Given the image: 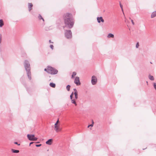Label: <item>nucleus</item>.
Returning <instances> with one entry per match:
<instances>
[{"label": "nucleus", "mask_w": 156, "mask_h": 156, "mask_svg": "<svg viewBox=\"0 0 156 156\" xmlns=\"http://www.w3.org/2000/svg\"><path fill=\"white\" fill-rule=\"evenodd\" d=\"M63 17L66 26L69 29L72 28L74 23V20L72 14L66 13L64 14Z\"/></svg>", "instance_id": "obj_1"}, {"label": "nucleus", "mask_w": 156, "mask_h": 156, "mask_svg": "<svg viewBox=\"0 0 156 156\" xmlns=\"http://www.w3.org/2000/svg\"><path fill=\"white\" fill-rule=\"evenodd\" d=\"M23 66L27 72V75L29 79L31 80V73L30 65L29 61L27 60H25L23 62Z\"/></svg>", "instance_id": "obj_2"}, {"label": "nucleus", "mask_w": 156, "mask_h": 156, "mask_svg": "<svg viewBox=\"0 0 156 156\" xmlns=\"http://www.w3.org/2000/svg\"><path fill=\"white\" fill-rule=\"evenodd\" d=\"M48 73L52 75L57 74L58 72L57 69L50 66H48Z\"/></svg>", "instance_id": "obj_3"}, {"label": "nucleus", "mask_w": 156, "mask_h": 156, "mask_svg": "<svg viewBox=\"0 0 156 156\" xmlns=\"http://www.w3.org/2000/svg\"><path fill=\"white\" fill-rule=\"evenodd\" d=\"M65 36L66 38L70 39L72 37V33L70 30H66L65 32Z\"/></svg>", "instance_id": "obj_4"}, {"label": "nucleus", "mask_w": 156, "mask_h": 156, "mask_svg": "<svg viewBox=\"0 0 156 156\" xmlns=\"http://www.w3.org/2000/svg\"><path fill=\"white\" fill-rule=\"evenodd\" d=\"M27 137L28 139L30 140L31 141H36L37 138L35 137V135L34 134H29L27 135Z\"/></svg>", "instance_id": "obj_5"}, {"label": "nucleus", "mask_w": 156, "mask_h": 156, "mask_svg": "<svg viewBox=\"0 0 156 156\" xmlns=\"http://www.w3.org/2000/svg\"><path fill=\"white\" fill-rule=\"evenodd\" d=\"M97 82V77L94 76H92L91 83L93 85L96 84Z\"/></svg>", "instance_id": "obj_6"}, {"label": "nucleus", "mask_w": 156, "mask_h": 156, "mask_svg": "<svg viewBox=\"0 0 156 156\" xmlns=\"http://www.w3.org/2000/svg\"><path fill=\"white\" fill-rule=\"evenodd\" d=\"M74 82L77 86L80 85V84L79 77L77 76L75 77Z\"/></svg>", "instance_id": "obj_7"}, {"label": "nucleus", "mask_w": 156, "mask_h": 156, "mask_svg": "<svg viewBox=\"0 0 156 156\" xmlns=\"http://www.w3.org/2000/svg\"><path fill=\"white\" fill-rule=\"evenodd\" d=\"M97 20L98 23H100L101 22L103 23L104 22V20L102 17H97Z\"/></svg>", "instance_id": "obj_8"}, {"label": "nucleus", "mask_w": 156, "mask_h": 156, "mask_svg": "<svg viewBox=\"0 0 156 156\" xmlns=\"http://www.w3.org/2000/svg\"><path fill=\"white\" fill-rule=\"evenodd\" d=\"M52 140H53L52 139H49L46 142V143L47 144H48L49 145H51V144L52 143Z\"/></svg>", "instance_id": "obj_9"}, {"label": "nucleus", "mask_w": 156, "mask_h": 156, "mask_svg": "<svg viewBox=\"0 0 156 156\" xmlns=\"http://www.w3.org/2000/svg\"><path fill=\"white\" fill-rule=\"evenodd\" d=\"M38 19L39 20H42L43 22H44V20L43 18L42 17L41 15L40 14H39L38 16Z\"/></svg>", "instance_id": "obj_10"}, {"label": "nucleus", "mask_w": 156, "mask_h": 156, "mask_svg": "<svg viewBox=\"0 0 156 156\" xmlns=\"http://www.w3.org/2000/svg\"><path fill=\"white\" fill-rule=\"evenodd\" d=\"M156 16V10L153 12L151 15V17L152 18H154Z\"/></svg>", "instance_id": "obj_11"}, {"label": "nucleus", "mask_w": 156, "mask_h": 156, "mask_svg": "<svg viewBox=\"0 0 156 156\" xmlns=\"http://www.w3.org/2000/svg\"><path fill=\"white\" fill-rule=\"evenodd\" d=\"M107 37L108 38H114V35L112 34L111 33H109L108 34V35L107 36Z\"/></svg>", "instance_id": "obj_12"}, {"label": "nucleus", "mask_w": 156, "mask_h": 156, "mask_svg": "<svg viewBox=\"0 0 156 156\" xmlns=\"http://www.w3.org/2000/svg\"><path fill=\"white\" fill-rule=\"evenodd\" d=\"M49 85L51 87L53 88H55V84L52 82L50 83Z\"/></svg>", "instance_id": "obj_13"}, {"label": "nucleus", "mask_w": 156, "mask_h": 156, "mask_svg": "<svg viewBox=\"0 0 156 156\" xmlns=\"http://www.w3.org/2000/svg\"><path fill=\"white\" fill-rule=\"evenodd\" d=\"M13 153H18L19 152V151L18 150H15L13 149H11Z\"/></svg>", "instance_id": "obj_14"}, {"label": "nucleus", "mask_w": 156, "mask_h": 156, "mask_svg": "<svg viewBox=\"0 0 156 156\" xmlns=\"http://www.w3.org/2000/svg\"><path fill=\"white\" fill-rule=\"evenodd\" d=\"M4 22L2 20H0V27H2L4 25Z\"/></svg>", "instance_id": "obj_15"}, {"label": "nucleus", "mask_w": 156, "mask_h": 156, "mask_svg": "<svg viewBox=\"0 0 156 156\" xmlns=\"http://www.w3.org/2000/svg\"><path fill=\"white\" fill-rule=\"evenodd\" d=\"M71 102L72 104H74L75 106L77 105V104H76V102L75 100V99H71Z\"/></svg>", "instance_id": "obj_16"}, {"label": "nucleus", "mask_w": 156, "mask_h": 156, "mask_svg": "<svg viewBox=\"0 0 156 156\" xmlns=\"http://www.w3.org/2000/svg\"><path fill=\"white\" fill-rule=\"evenodd\" d=\"M148 78L150 80H154V78L153 76L150 75H149Z\"/></svg>", "instance_id": "obj_17"}, {"label": "nucleus", "mask_w": 156, "mask_h": 156, "mask_svg": "<svg viewBox=\"0 0 156 156\" xmlns=\"http://www.w3.org/2000/svg\"><path fill=\"white\" fill-rule=\"evenodd\" d=\"M33 6V4L31 3H29L28 5L29 9L30 10H31L32 9Z\"/></svg>", "instance_id": "obj_18"}, {"label": "nucleus", "mask_w": 156, "mask_h": 156, "mask_svg": "<svg viewBox=\"0 0 156 156\" xmlns=\"http://www.w3.org/2000/svg\"><path fill=\"white\" fill-rule=\"evenodd\" d=\"M55 130L56 131L58 132L59 131H60V129H59V128L58 126H56V127H55Z\"/></svg>", "instance_id": "obj_19"}, {"label": "nucleus", "mask_w": 156, "mask_h": 156, "mask_svg": "<svg viewBox=\"0 0 156 156\" xmlns=\"http://www.w3.org/2000/svg\"><path fill=\"white\" fill-rule=\"evenodd\" d=\"M74 94L75 95V99H76L78 98V92H74Z\"/></svg>", "instance_id": "obj_20"}, {"label": "nucleus", "mask_w": 156, "mask_h": 156, "mask_svg": "<svg viewBox=\"0 0 156 156\" xmlns=\"http://www.w3.org/2000/svg\"><path fill=\"white\" fill-rule=\"evenodd\" d=\"M70 86L69 85H68L66 86V88L67 90L68 91H69L70 90Z\"/></svg>", "instance_id": "obj_21"}, {"label": "nucleus", "mask_w": 156, "mask_h": 156, "mask_svg": "<svg viewBox=\"0 0 156 156\" xmlns=\"http://www.w3.org/2000/svg\"><path fill=\"white\" fill-rule=\"evenodd\" d=\"M76 75V73L75 72H73L72 75V78H73Z\"/></svg>", "instance_id": "obj_22"}, {"label": "nucleus", "mask_w": 156, "mask_h": 156, "mask_svg": "<svg viewBox=\"0 0 156 156\" xmlns=\"http://www.w3.org/2000/svg\"><path fill=\"white\" fill-rule=\"evenodd\" d=\"M59 122V119H58V120H57L55 124V127H56V126H57V124Z\"/></svg>", "instance_id": "obj_23"}, {"label": "nucleus", "mask_w": 156, "mask_h": 156, "mask_svg": "<svg viewBox=\"0 0 156 156\" xmlns=\"http://www.w3.org/2000/svg\"><path fill=\"white\" fill-rule=\"evenodd\" d=\"M44 71L46 72H47L48 73V66L47 67V69H44Z\"/></svg>", "instance_id": "obj_24"}, {"label": "nucleus", "mask_w": 156, "mask_h": 156, "mask_svg": "<svg viewBox=\"0 0 156 156\" xmlns=\"http://www.w3.org/2000/svg\"><path fill=\"white\" fill-rule=\"evenodd\" d=\"M139 43L138 42H137L136 44V48H138L139 47Z\"/></svg>", "instance_id": "obj_25"}, {"label": "nucleus", "mask_w": 156, "mask_h": 156, "mask_svg": "<svg viewBox=\"0 0 156 156\" xmlns=\"http://www.w3.org/2000/svg\"><path fill=\"white\" fill-rule=\"evenodd\" d=\"M153 86H154V88L156 90V83H154Z\"/></svg>", "instance_id": "obj_26"}, {"label": "nucleus", "mask_w": 156, "mask_h": 156, "mask_svg": "<svg viewBox=\"0 0 156 156\" xmlns=\"http://www.w3.org/2000/svg\"><path fill=\"white\" fill-rule=\"evenodd\" d=\"M50 47L52 50L53 49L54 46L53 45H50Z\"/></svg>", "instance_id": "obj_27"}, {"label": "nucleus", "mask_w": 156, "mask_h": 156, "mask_svg": "<svg viewBox=\"0 0 156 156\" xmlns=\"http://www.w3.org/2000/svg\"><path fill=\"white\" fill-rule=\"evenodd\" d=\"M2 42V35L1 34L0 35V44Z\"/></svg>", "instance_id": "obj_28"}, {"label": "nucleus", "mask_w": 156, "mask_h": 156, "mask_svg": "<svg viewBox=\"0 0 156 156\" xmlns=\"http://www.w3.org/2000/svg\"><path fill=\"white\" fill-rule=\"evenodd\" d=\"M41 144H36L35 146L36 147H39L41 146Z\"/></svg>", "instance_id": "obj_29"}, {"label": "nucleus", "mask_w": 156, "mask_h": 156, "mask_svg": "<svg viewBox=\"0 0 156 156\" xmlns=\"http://www.w3.org/2000/svg\"><path fill=\"white\" fill-rule=\"evenodd\" d=\"M15 144H17V145H18V146H20V144H18L17 142H15L14 143Z\"/></svg>", "instance_id": "obj_30"}, {"label": "nucleus", "mask_w": 156, "mask_h": 156, "mask_svg": "<svg viewBox=\"0 0 156 156\" xmlns=\"http://www.w3.org/2000/svg\"><path fill=\"white\" fill-rule=\"evenodd\" d=\"M93 126V124H90V125H89L87 127H88V128H89V127L90 126L92 127V126Z\"/></svg>", "instance_id": "obj_31"}, {"label": "nucleus", "mask_w": 156, "mask_h": 156, "mask_svg": "<svg viewBox=\"0 0 156 156\" xmlns=\"http://www.w3.org/2000/svg\"><path fill=\"white\" fill-rule=\"evenodd\" d=\"M73 90L74 91V92L77 93V91L76 88H74Z\"/></svg>", "instance_id": "obj_32"}, {"label": "nucleus", "mask_w": 156, "mask_h": 156, "mask_svg": "<svg viewBox=\"0 0 156 156\" xmlns=\"http://www.w3.org/2000/svg\"><path fill=\"white\" fill-rule=\"evenodd\" d=\"M131 22H132V24H133V25H134V23L133 22V20H131Z\"/></svg>", "instance_id": "obj_33"}, {"label": "nucleus", "mask_w": 156, "mask_h": 156, "mask_svg": "<svg viewBox=\"0 0 156 156\" xmlns=\"http://www.w3.org/2000/svg\"><path fill=\"white\" fill-rule=\"evenodd\" d=\"M70 97L71 100L73 99V96L72 95H70Z\"/></svg>", "instance_id": "obj_34"}, {"label": "nucleus", "mask_w": 156, "mask_h": 156, "mask_svg": "<svg viewBox=\"0 0 156 156\" xmlns=\"http://www.w3.org/2000/svg\"><path fill=\"white\" fill-rule=\"evenodd\" d=\"M120 6L121 8V9H122V10L123 9L122 5H121V4H120Z\"/></svg>", "instance_id": "obj_35"}, {"label": "nucleus", "mask_w": 156, "mask_h": 156, "mask_svg": "<svg viewBox=\"0 0 156 156\" xmlns=\"http://www.w3.org/2000/svg\"><path fill=\"white\" fill-rule=\"evenodd\" d=\"M94 122L93 120H92V124H93L94 125Z\"/></svg>", "instance_id": "obj_36"}, {"label": "nucleus", "mask_w": 156, "mask_h": 156, "mask_svg": "<svg viewBox=\"0 0 156 156\" xmlns=\"http://www.w3.org/2000/svg\"><path fill=\"white\" fill-rule=\"evenodd\" d=\"M33 143H34V142H30V146L31 144H33Z\"/></svg>", "instance_id": "obj_37"}, {"label": "nucleus", "mask_w": 156, "mask_h": 156, "mask_svg": "<svg viewBox=\"0 0 156 156\" xmlns=\"http://www.w3.org/2000/svg\"><path fill=\"white\" fill-rule=\"evenodd\" d=\"M49 43H53V42H51V40H49Z\"/></svg>", "instance_id": "obj_38"}, {"label": "nucleus", "mask_w": 156, "mask_h": 156, "mask_svg": "<svg viewBox=\"0 0 156 156\" xmlns=\"http://www.w3.org/2000/svg\"><path fill=\"white\" fill-rule=\"evenodd\" d=\"M74 94V93H73V92L71 93V95H72V96H73V94Z\"/></svg>", "instance_id": "obj_39"}, {"label": "nucleus", "mask_w": 156, "mask_h": 156, "mask_svg": "<svg viewBox=\"0 0 156 156\" xmlns=\"http://www.w3.org/2000/svg\"><path fill=\"white\" fill-rule=\"evenodd\" d=\"M122 12H123V14H124V13L123 10H122Z\"/></svg>", "instance_id": "obj_40"}, {"label": "nucleus", "mask_w": 156, "mask_h": 156, "mask_svg": "<svg viewBox=\"0 0 156 156\" xmlns=\"http://www.w3.org/2000/svg\"><path fill=\"white\" fill-rule=\"evenodd\" d=\"M36 143H39V142H37Z\"/></svg>", "instance_id": "obj_41"}, {"label": "nucleus", "mask_w": 156, "mask_h": 156, "mask_svg": "<svg viewBox=\"0 0 156 156\" xmlns=\"http://www.w3.org/2000/svg\"><path fill=\"white\" fill-rule=\"evenodd\" d=\"M147 84H148V82H147Z\"/></svg>", "instance_id": "obj_42"}]
</instances>
